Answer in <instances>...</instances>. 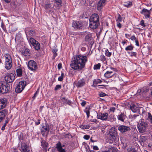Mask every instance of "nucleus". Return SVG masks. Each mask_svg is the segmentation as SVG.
<instances>
[{"instance_id":"1","label":"nucleus","mask_w":152,"mask_h":152,"mask_svg":"<svg viewBox=\"0 0 152 152\" xmlns=\"http://www.w3.org/2000/svg\"><path fill=\"white\" fill-rule=\"evenodd\" d=\"M87 61V57L81 55H77L72 58L70 66L74 70L82 72L84 70L86 63Z\"/></svg>"},{"instance_id":"2","label":"nucleus","mask_w":152,"mask_h":152,"mask_svg":"<svg viewBox=\"0 0 152 152\" xmlns=\"http://www.w3.org/2000/svg\"><path fill=\"white\" fill-rule=\"evenodd\" d=\"M148 126L147 122L144 121L143 119L140 121L137 125L138 130L140 133H143L146 132Z\"/></svg>"},{"instance_id":"3","label":"nucleus","mask_w":152,"mask_h":152,"mask_svg":"<svg viewBox=\"0 0 152 152\" xmlns=\"http://www.w3.org/2000/svg\"><path fill=\"white\" fill-rule=\"evenodd\" d=\"M26 83L25 81H21L17 85L15 88V91L16 93H20L24 89L26 85Z\"/></svg>"},{"instance_id":"4","label":"nucleus","mask_w":152,"mask_h":152,"mask_svg":"<svg viewBox=\"0 0 152 152\" xmlns=\"http://www.w3.org/2000/svg\"><path fill=\"white\" fill-rule=\"evenodd\" d=\"M50 130L49 125L47 122L42 125L41 128V133L44 137H46Z\"/></svg>"},{"instance_id":"5","label":"nucleus","mask_w":152,"mask_h":152,"mask_svg":"<svg viewBox=\"0 0 152 152\" xmlns=\"http://www.w3.org/2000/svg\"><path fill=\"white\" fill-rule=\"evenodd\" d=\"M116 136V132L115 129H110L109 131L108 137L110 139L108 141L110 143H112L114 141Z\"/></svg>"},{"instance_id":"6","label":"nucleus","mask_w":152,"mask_h":152,"mask_svg":"<svg viewBox=\"0 0 152 152\" xmlns=\"http://www.w3.org/2000/svg\"><path fill=\"white\" fill-rule=\"evenodd\" d=\"M29 42L31 44L36 50H38L40 49V43L32 37L29 39Z\"/></svg>"},{"instance_id":"7","label":"nucleus","mask_w":152,"mask_h":152,"mask_svg":"<svg viewBox=\"0 0 152 152\" xmlns=\"http://www.w3.org/2000/svg\"><path fill=\"white\" fill-rule=\"evenodd\" d=\"M10 86L8 84L4 85L2 83H0V93L5 94L10 91Z\"/></svg>"},{"instance_id":"8","label":"nucleus","mask_w":152,"mask_h":152,"mask_svg":"<svg viewBox=\"0 0 152 152\" xmlns=\"http://www.w3.org/2000/svg\"><path fill=\"white\" fill-rule=\"evenodd\" d=\"M85 41L87 42V43L90 45H92L94 42L91 33L89 32H85Z\"/></svg>"},{"instance_id":"9","label":"nucleus","mask_w":152,"mask_h":152,"mask_svg":"<svg viewBox=\"0 0 152 152\" xmlns=\"http://www.w3.org/2000/svg\"><path fill=\"white\" fill-rule=\"evenodd\" d=\"M28 68L33 71H35L37 69V66L36 62L33 60L29 61L28 63Z\"/></svg>"},{"instance_id":"10","label":"nucleus","mask_w":152,"mask_h":152,"mask_svg":"<svg viewBox=\"0 0 152 152\" xmlns=\"http://www.w3.org/2000/svg\"><path fill=\"white\" fill-rule=\"evenodd\" d=\"M47 12H50V9L53 7V6L50 3L49 1H44L43 4L42 5Z\"/></svg>"},{"instance_id":"11","label":"nucleus","mask_w":152,"mask_h":152,"mask_svg":"<svg viewBox=\"0 0 152 152\" xmlns=\"http://www.w3.org/2000/svg\"><path fill=\"white\" fill-rule=\"evenodd\" d=\"M118 129L121 133H123L129 131L130 130V128L128 126L120 125L118 127Z\"/></svg>"},{"instance_id":"12","label":"nucleus","mask_w":152,"mask_h":152,"mask_svg":"<svg viewBox=\"0 0 152 152\" xmlns=\"http://www.w3.org/2000/svg\"><path fill=\"white\" fill-rule=\"evenodd\" d=\"M15 79V76L12 73L7 75L4 77L5 81L7 83H10L12 82Z\"/></svg>"},{"instance_id":"13","label":"nucleus","mask_w":152,"mask_h":152,"mask_svg":"<svg viewBox=\"0 0 152 152\" xmlns=\"http://www.w3.org/2000/svg\"><path fill=\"white\" fill-rule=\"evenodd\" d=\"M107 0H100L97 4V9L98 11H100L103 7L104 6Z\"/></svg>"},{"instance_id":"14","label":"nucleus","mask_w":152,"mask_h":152,"mask_svg":"<svg viewBox=\"0 0 152 152\" xmlns=\"http://www.w3.org/2000/svg\"><path fill=\"white\" fill-rule=\"evenodd\" d=\"M72 26L75 28L81 29L83 27V23L80 21H74Z\"/></svg>"},{"instance_id":"15","label":"nucleus","mask_w":152,"mask_h":152,"mask_svg":"<svg viewBox=\"0 0 152 152\" xmlns=\"http://www.w3.org/2000/svg\"><path fill=\"white\" fill-rule=\"evenodd\" d=\"M108 114L107 113H97V116L98 119H100L102 120H107Z\"/></svg>"},{"instance_id":"16","label":"nucleus","mask_w":152,"mask_h":152,"mask_svg":"<svg viewBox=\"0 0 152 152\" xmlns=\"http://www.w3.org/2000/svg\"><path fill=\"white\" fill-rule=\"evenodd\" d=\"M151 10V9H150V10H148L145 8H143L140 12V13L143 15L145 18H149L151 14L150 10Z\"/></svg>"},{"instance_id":"17","label":"nucleus","mask_w":152,"mask_h":152,"mask_svg":"<svg viewBox=\"0 0 152 152\" xmlns=\"http://www.w3.org/2000/svg\"><path fill=\"white\" fill-rule=\"evenodd\" d=\"M7 113V110L6 109L0 111V122L5 118Z\"/></svg>"},{"instance_id":"18","label":"nucleus","mask_w":152,"mask_h":152,"mask_svg":"<svg viewBox=\"0 0 152 152\" xmlns=\"http://www.w3.org/2000/svg\"><path fill=\"white\" fill-rule=\"evenodd\" d=\"M89 21V27L91 28L92 29H96L99 25V22H94L91 21Z\"/></svg>"},{"instance_id":"19","label":"nucleus","mask_w":152,"mask_h":152,"mask_svg":"<svg viewBox=\"0 0 152 152\" xmlns=\"http://www.w3.org/2000/svg\"><path fill=\"white\" fill-rule=\"evenodd\" d=\"M99 16L96 14H92L89 19V21L94 22H99Z\"/></svg>"},{"instance_id":"20","label":"nucleus","mask_w":152,"mask_h":152,"mask_svg":"<svg viewBox=\"0 0 152 152\" xmlns=\"http://www.w3.org/2000/svg\"><path fill=\"white\" fill-rule=\"evenodd\" d=\"M20 150L21 152H30V151L27 149V145L25 143L21 144Z\"/></svg>"},{"instance_id":"21","label":"nucleus","mask_w":152,"mask_h":152,"mask_svg":"<svg viewBox=\"0 0 152 152\" xmlns=\"http://www.w3.org/2000/svg\"><path fill=\"white\" fill-rule=\"evenodd\" d=\"M21 54L22 55L25 56H30V52L28 49L24 48L22 50Z\"/></svg>"},{"instance_id":"22","label":"nucleus","mask_w":152,"mask_h":152,"mask_svg":"<svg viewBox=\"0 0 152 152\" xmlns=\"http://www.w3.org/2000/svg\"><path fill=\"white\" fill-rule=\"evenodd\" d=\"M85 84V80L84 78L79 80L76 84L77 87H81L84 86Z\"/></svg>"},{"instance_id":"23","label":"nucleus","mask_w":152,"mask_h":152,"mask_svg":"<svg viewBox=\"0 0 152 152\" xmlns=\"http://www.w3.org/2000/svg\"><path fill=\"white\" fill-rule=\"evenodd\" d=\"M56 148L58 152H66L65 149L61 148V144L60 142L57 143Z\"/></svg>"},{"instance_id":"24","label":"nucleus","mask_w":152,"mask_h":152,"mask_svg":"<svg viewBox=\"0 0 152 152\" xmlns=\"http://www.w3.org/2000/svg\"><path fill=\"white\" fill-rule=\"evenodd\" d=\"M6 99H0V110L4 108L6 106Z\"/></svg>"},{"instance_id":"25","label":"nucleus","mask_w":152,"mask_h":152,"mask_svg":"<svg viewBox=\"0 0 152 152\" xmlns=\"http://www.w3.org/2000/svg\"><path fill=\"white\" fill-rule=\"evenodd\" d=\"M60 99L64 104H68L70 105L71 104V102L65 97H61L60 98Z\"/></svg>"},{"instance_id":"26","label":"nucleus","mask_w":152,"mask_h":152,"mask_svg":"<svg viewBox=\"0 0 152 152\" xmlns=\"http://www.w3.org/2000/svg\"><path fill=\"white\" fill-rule=\"evenodd\" d=\"M126 117V115L123 113H121L120 114L118 115L117 116L118 119L122 122L124 121V120Z\"/></svg>"},{"instance_id":"27","label":"nucleus","mask_w":152,"mask_h":152,"mask_svg":"<svg viewBox=\"0 0 152 152\" xmlns=\"http://www.w3.org/2000/svg\"><path fill=\"white\" fill-rule=\"evenodd\" d=\"M114 73L112 71H107L104 74V76L106 78H110L112 77Z\"/></svg>"},{"instance_id":"28","label":"nucleus","mask_w":152,"mask_h":152,"mask_svg":"<svg viewBox=\"0 0 152 152\" xmlns=\"http://www.w3.org/2000/svg\"><path fill=\"white\" fill-rule=\"evenodd\" d=\"M130 109L134 113H135L137 111L139 108L137 105L134 104H132L130 106Z\"/></svg>"},{"instance_id":"29","label":"nucleus","mask_w":152,"mask_h":152,"mask_svg":"<svg viewBox=\"0 0 152 152\" xmlns=\"http://www.w3.org/2000/svg\"><path fill=\"white\" fill-rule=\"evenodd\" d=\"M62 1L61 0H55V5L58 8L62 6Z\"/></svg>"},{"instance_id":"30","label":"nucleus","mask_w":152,"mask_h":152,"mask_svg":"<svg viewBox=\"0 0 152 152\" xmlns=\"http://www.w3.org/2000/svg\"><path fill=\"white\" fill-rule=\"evenodd\" d=\"M12 65V62H5V68L7 69H10Z\"/></svg>"},{"instance_id":"31","label":"nucleus","mask_w":152,"mask_h":152,"mask_svg":"<svg viewBox=\"0 0 152 152\" xmlns=\"http://www.w3.org/2000/svg\"><path fill=\"white\" fill-rule=\"evenodd\" d=\"M48 144L45 140H42L41 141V145L44 149L46 150L48 146Z\"/></svg>"},{"instance_id":"32","label":"nucleus","mask_w":152,"mask_h":152,"mask_svg":"<svg viewBox=\"0 0 152 152\" xmlns=\"http://www.w3.org/2000/svg\"><path fill=\"white\" fill-rule=\"evenodd\" d=\"M102 82V81L99 79H94L93 81V84L92 85L93 86L95 87V85H97L98 83H100Z\"/></svg>"},{"instance_id":"33","label":"nucleus","mask_w":152,"mask_h":152,"mask_svg":"<svg viewBox=\"0 0 152 152\" xmlns=\"http://www.w3.org/2000/svg\"><path fill=\"white\" fill-rule=\"evenodd\" d=\"M16 73L18 76L20 77L22 76V69L20 68L16 70Z\"/></svg>"},{"instance_id":"34","label":"nucleus","mask_w":152,"mask_h":152,"mask_svg":"<svg viewBox=\"0 0 152 152\" xmlns=\"http://www.w3.org/2000/svg\"><path fill=\"white\" fill-rule=\"evenodd\" d=\"M132 5V3L130 1H127L126 2H125L124 4V5L126 7H128Z\"/></svg>"},{"instance_id":"35","label":"nucleus","mask_w":152,"mask_h":152,"mask_svg":"<svg viewBox=\"0 0 152 152\" xmlns=\"http://www.w3.org/2000/svg\"><path fill=\"white\" fill-rule=\"evenodd\" d=\"M57 49L56 48L53 49L52 50V52L54 53L53 59H54L55 57L57 56Z\"/></svg>"},{"instance_id":"36","label":"nucleus","mask_w":152,"mask_h":152,"mask_svg":"<svg viewBox=\"0 0 152 152\" xmlns=\"http://www.w3.org/2000/svg\"><path fill=\"white\" fill-rule=\"evenodd\" d=\"M128 53L130 55V56L131 57H134L136 58L137 57V53L135 52H128Z\"/></svg>"},{"instance_id":"37","label":"nucleus","mask_w":152,"mask_h":152,"mask_svg":"<svg viewBox=\"0 0 152 152\" xmlns=\"http://www.w3.org/2000/svg\"><path fill=\"white\" fill-rule=\"evenodd\" d=\"M133 48L134 47L132 45H131L126 47L125 50L126 51L132 50L133 49Z\"/></svg>"},{"instance_id":"38","label":"nucleus","mask_w":152,"mask_h":152,"mask_svg":"<svg viewBox=\"0 0 152 152\" xmlns=\"http://www.w3.org/2000/svg\"><path fill=\"white\" fill-rule=\"evenodd\" d=\"M140 140L142 142H144L147 140L148 137L146 136H144L143 135H141L140 136Z\"/></svg>"},{"instance_id":"39","label":"nucleus","mask_w":152,"mask_h":152,"mask_svg":"<svg viewBox=\"0 0 152 152\" xmlns=\"http://www.w3.org/2000/svg\"><path fill=\"white\" fill-rule=\"evenodd\" d=\"M90 127L89 125H81L80 126V127L83 129H89Z\"/></svg>"},{"instance_id":"40","label":"nucleus","mask_w":152,"mask_h":152,"mask_svg":"<svg viewBox=\"0 0 152 152\" xmlns=\"http://www.w3.org/2000/svg\"><path fill=\"white\" fill-rule=\"evenodd\" d=\"M109 149V151L112 152H117V149L115 148L111 147Z\"/></svg>"},{"instance_id":"41","label":"nucleus","mask_w":152,"mask_h":152,"mask_svg":"<svg viewBox=\"0 0 152 152\" xmlns=\"http://www.w3.org/2000/svg\"><path fill=\"white\" fill-rule=\"evenodd\" d=\"M100 64L98 63L97 64L95 65L94 67V69H99L100 68Z\"/></svg>"},{"instance_id":"42","label":"nucleus","mask_w":152,"mask_h":152,"mask_svg":"<svg viewBox=\"0 0 152 152\" xmlns=\"http://www.w3.org/2000/svg\"><path fill=\"white\" fill-rule=\"evenodd\" d=\"M105 55L108 57H110L111 55V53L109 52L108 50L107 49L105 51Z\"/></svg>"},{"instance_id":"43","label":"nucleus","mask_w":152,"mask_h":152,"mask_svg":"<svg viewBox=\"0 0 152 152\" xmlns=\"http://www.w3.org/2000/svg\"><path fill=\"white\" fill-rule=\"evenodd\" d=\"M64 75V74L63 73H61V76L59 77L58 80L59 81H61L63 79V77Z\"/></svg>"},{"instance_id":"44","label":"nucleus","mask_w":152,"mask_h":152,"mask_svg":"<svg viewBox=\"0 0 152 152\" xmlns=\"http://www.w3.org/2000/svg\"><path fill=\"white\" fill-rule=\"evenodd\" d=\"M35 31L33 30H30L28 32V34L30 36H32L34 34Z\"/></svg>"},{"instance_id":"45","label":"nucleus","mask_w":152,"mask_h":152,"mask_svg":"<svg viewBox=\"0 0 152 152\" xmlns=\"http://www.w3.org/2000/svg\"><path fill=\"white\" fill-rule=\"evenodd\" d=\"M4 57L5 58V59H11V57L10 54H9L8 53L7 54H5L4 55Z\"/></svg>"},{"instance_id":"46","label":"nucleus","mask_w":152,"mask_h":152,"mask_svg":"<svg viewBox=\"0 0 152 152\" xmlns=\"http://www.w3.org/2000/svg\"><path fill=\"white\" fill-rule=\"evenodd\" d=\"M23 134L22 133H20L18 137L19 140L20 141L21 140H23Z\"/></svg>"},{"instance_id":"47","label":"nucleus","mask_w":152,"mask_h":152,"mask_svg":"<svg viewBox=\"0 0 152 152\" xmlns=\"http://www.w3.org/2000/svg\"><path fill=\"white\" fill-rule=\"evenodd\" d=\"M148 118L149 119L150 123L152 124V116L149 113H148Z\"/></svg>"},{"instance_id":"48","label":"nucleus","mask_w":152,"mask_h":152,"mask_svg":"<svg viewBox=\"0 0 152 152\" xmlns=\"http://www.w3.org/2000/svg\"><path fill=\"white\" fill-rule=\"evenodd\" d=\"M61 88V85H57L55 88L54 90L57 91Z\"/></svg>"},{"instance_id":"49","label":"nucleus","mask_w":152,"mask_h":152,"mask_svg":"<svg viewBox=\"0 0 152 152\" xmlns=\"http://www.w3.org/2000/svg\"><path fill=\"white\" fill-rule=\"evenodd\" d=\"M39 89H37L36 92L35 93L34 96H33L32 98L33 99V100H34L35 98L37 96V95L39 93Z\"/></svg>"},{"instance_id":"50","label":"nucleus","mask_w":152,"mask_h":152,"mask_svg":"<svg viewBox=\"0 0 152 152\" xmlns=\"http://www.w3.org/2000/svg\"><path fill=\"white\" fill-rule=\"evenodd\" d=\"M115 110V108L114 107H111L110 109V112H114Z\"/></svg>"},{"instance_id":"51","label":"nucleus","mask_w":152,"mask_h":152,"mask_svg":"<svg viewBox=\"0 0 152 152\" xmlns=\"http://www.w3.org/2000/svg\"><path fill=\"white\" fill-rule=\"evenodd\" d=\"M140 24L143 27H145V26H146L144 24V21L143 20H141V21L140 22Z\"/></svg>"},{"instance_id":"52","label":"nucleus","mask_w":152,"mask_h":152,"mask_svg":"<svg viewBox=\"0 0 152 152\" xmlns=\"http://www.w3.org/2000/svg\"><path fill=\"white\" fill-rule=\"evenodd\" d=\"M122 20V18L121 16L119 14L118 17V20L117 21H118L119 22H121Z\"/></svg>"},{"instance_id":"53","label":"nucleus","mask_w":152,"mask_h":152,"mask_svg":"<svg viewBox=\"0 0 152 152\" xmlns=\"http://www.w3.org/2000/svg\"><path fill=\"white\" fill-rule=\"evenodd\" d=\"M89 136L87 135H85L83 137L86 140H88L89 139Z\"/></svg>"},{"instance_id":"54","label":"nucleus","mask_w":152,"mask_h":152,"mask_svg":"<svg viewBox=\"0 0 152 152\" xmlns=\"http://www.w3.org/2000/svg\"><path fill=\"white\" fill-rule=\"evenodd\" d=\"M130 39L132 40H135L137 39L136 38L135 36L134 35H133L131 37Z\"/></svg>"},{"instance_id":"55","label":"nucleus","mask_w":152,"mask_h":152,"mask_svg":"<svg viewBox=\"0 0 152 152\" xmlns=\"http://www.w3.org/2000/svg\"><path fill=\"white\" fill-rule=\"evenodd\" d=\"M105 86L104 85H99L97 87L99 88H104Z\"/></svg>"},{"instance_id":"56","label":"nucleus","mask_w":152,"mask_h":152,"mask_svg":"<svg viewBox=\"0 0 152 152\" xmlns=\"http://www.w3.org/2000/svg\"><path fill=\"white\" fill-rule=\"evenodd\" d=\"M86 112L87 115V118H88L90 116V111L88 110L86 111Z\"/></svg>"},{"instance_id":"57","label":"nucleus","mask_w":152,"mask_h":152,"mask_svg":"<svg viewBox=\"0 0 152 152\" xmlns=\"http://www.w3.org/2000/svg\"><path fill=\"white\" fill-rule=\"evenodd\" d=\"M106 94L104 93H102L100 94H99V96L101 97H103L104 96H106Z\"/></svg>"},{"instance_id":"58","label":"nucleus","mask_w":152,"mask_h":152,"mask_svg":"<svg viewBox=\"0 0 152 152\" xmlns=\"http://www.w3.org/2000/svg\"><path fill=\"white\" fill-rule=\"evenodd\" d=\"M135 42L136 43V45L137 46H139V44L138 41V39H137L136 40H135Z\"/></svg>"},{"instance_id":"59","label":"nucleus","mask_w":152,"mask_h":152,"mask_svg":"<svg viewBox=\"0 0 152 152\" xmlns=\"http://www.w3.org/2000/svg\"><path fill=\"white\" fill-rule=\"evenodd\" d=\"M93 149L95 150H99V148L97 146H93Z\"/></svg>"},{"instance_id":"60","label":"nucleus","mask_w":152,"mask_h":152,"mask_svg":"<svg viewBox=\"0 0 152 152\" xmlns=\"http://www.w3.org/2000/svg\"><path fill=\"white\" fill-rule=\"evenodd\" d=\"M58 69H60L62 68V64L61 63H59L58 64Z\"/></svg>"},{"instance_id":"61","label":"nucleus","mask_w":152,"mask_h":152,"mask_svg":"<svg viewBox=\"0 0 152 152\" xmlns=\"http://www.w3.org/2000/svg\"><path fill=\"white\" fill-rule=\"evenodd\" d=\"M6 126V124H4V125L2 127V128H1V130L3 131H4L5 129V126Z\"/></svg>"},{"instance_id":"62","label":"nucleus","mask_w":152,"mask_h":152,"mask_svg":"<svg viewBox=\"0 0 152 152\" xmlns=\"http://www.w3.org/2000/svg\"><path fill=\"white\" fill-rule=\"evenodd\" d=\"M40 119H39L38 120V121L37 122H35V124L36 125H38L40 123Z\"/></svg>"},{"instance_id":"63","label":"nucleus","mask_w":152,"mask_h":152,"mask_svg":"<svg viewBox=\"0 0 152 152\" xmlns=\"http://www.w3.org/2000/svg\"><path fill=\"white\" fill-rule=\"evenodd\" d=\"M86 104V102L85 101H83L81 103V105L82 106H84Z\"/></svg>"},{"instance_id":"64","label":"nucleus","mask_w":152,"mask_h":152,"mask_svg":"<svg viewBox=\"0 0 152 152\" xmlns=\"http://www.w3.org/2000/svg\"><path fill=\"white\" fill-rule=\"evenodd\" d=\"M117 26L119 28H121V25L119 22H118L117 23Z\"/></svg>"}]
</instances>
